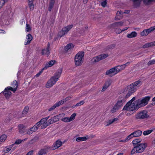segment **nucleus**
<instances>
[{"label": "nucleus", "mask_w": 155, "mask_h": 155, "mask_svg": "<svg viewBox=\"0 0 155 155\" xmlns=\"http://www.w3.org/2000/svg\"><path fill=\"white\" fill-rule=\"evenodd\" d=\"M142 82L140 80H138L134 83H132L130 85L126 87L123 89V93L126 94V97H130V95L134 93L137 90L136 88V87H139L142 84Z\"/></svg>", "instance_id": "1"}, {"label": "nucleus", "mask_w": 155, "mask_h": 155, "mask_svg": "<svg viewBox=\"0 0 155 155\" xmlns=\"http://www.w3.org/2000/svg\"><path fill=\"white\" fill-rule=\"evenodd\" d=\"M62 71V68L58 70V72L55 74L54 76L52 77L47 82L46 85V87L49 88L51 87L56 83L58 79L60 77Z\"/></svg>", "instance_id": "2"}, {"label": "nucleus", "mask_w": 155, "mask_h": 155, "mask_svg": "<svg viewBox=\"0 0 155 155\" xmlns=\"http://www.w3.org/2000/svg\"><path fill=\"white\" fill-rule=\"evenodd\" d=\"M125 67V65L124 64L120 66H117L107 71L106 72V75H108L110 77H112L121 71L124 70Z\"/></svg>", "instance_id": "3"}, {"label": "nucleus", "mask_w": 155, "mask_h": 155, "mask_svg": "<svg viewBox=\"0 0 155 155\" xmlns=\"http://www.w3.org/2000/svg\"><path fill=\"white\" fill-rule=\"evenodd\" d=\"M147 146V143H140L138 145L134 147L131 152V154H133L135 153H141L144 151Z\"/></svg>", "instance_id": "4"}, {"label": "nucleus", "mask_w": 155, "mask_h": 155, "mask_svg": "<svg viewBox=\"0 0 155 155\" xmlns=\"http://www.w3.org/2000/svg\"><path fill=\"white\" fill-rule=\"evenodd\" d=\"M84 52L83 51H79L75 55L74 57V61L75 64L77 66L81 65L82 63V59L84 55Z\"/></svg>", "instance_id": "5"}, {"label": "nucleus", "mask_w": 155, "mask_h": 155, "mask_svg": "<svg viewBox=\"0 0 155 155\" xmlns=\"http://www.w3.org/2000/svg\"><path fill=\"white\" fill-rule=\"evenodd\" d=\"M151 97L147 96L140 98L135 101L137 102L140 107H143L147 105L150 100Z\"/></svg>", "instance_id": "6"}, {"label": "nucleus", "mask_w": 155, "mask_h": 155, "mask_svg": "<svg viewBox=\"0 0 155 155\" xmlns=\"http://www.w3.org/2000/svg\"><path fill=\"white\" fill-rule=\"evenodd\" d=\"M147 111L146 110H143L137 113L135 115L136 120L147 118L149 115L147 114Z\"/></svg>", "instance_id": "7"}, {"label": "nucleus", "mask_w": 155, "mask_h": 155, "mask_svg": "<svg viewBox=\"0 0 155 155\" xmlns=\"http://www.w3.org/2000/svg\"><path fill=\"white\" fill-rule=\"evenodd\" d=\"M126 97V95L125 96L123 95H121L118 98L117 101L115 105L119 109L123 106L126 101V99L129 97Z\"/></svg>", "instance_id": "8"}, {"label": "nucleus", "mask_w": 155, "mask_h": 155, "mask_svg": "<svg viewBox=\"0 0 155 155\" xmlns=\"http://www.w3.org/2000/svg\"><path fill=\"white\" fill-rule=\"evenodd\" d=\"M73 25H71L62 28L61 30L58 34V36L60 38L66 34L68 31L73 27Z\"/></svg>", "instance_id": "9"}, {"label": "nucleus", "mask_w": 155, "mask_h": 155, "mask_svg": "<svg viewBox=\"0 0 155 155\" xmlns=\"http://www.w3.org/2000/svg\"><path fill=\"white\" fill-rule=\"evenodd\" d=\"M108 56L109 55L107 54H103L93 58L91 61L93 63H94L104 59Z\"/></svg>", "instance_id": "10"}, {"label": "nucleus", "mask_w": 155, "mask_h": 155, "mask_svg": "<svg viewBox=\"0 0 155 155\" xmlns=\"http://www.w3.org/2000/svg\"><path fill=\"white\" fill-rule=\"evenodd\" d=\"M140 108L137 102L134 101L132 104L129 108V110L130 112H132V113H135L139 108Z\"/></svg>", "instance_id": "11"}, {"label": "nucleus", "mask_w": 155, "mask_h": 155, "mask_svg": "<svg viewBox=\"0 0 155 155\" xmlns=\"http://www.w3.org/2000/svg\"><path fill=\"white\" fill-rule=\"evenodd\" d=\"M12 89L13 88L11 87H7L3 92V94L7 99H8L10 97L12 93L10 90L12 91Z\"/></svg>", "instance_id": "12"}, {"label": "nucleus", "mask_w": 155, "mask_h": 155, "mask_svg": "<svg viewBox=\"0 0 155 155\" xmlns=\"http://www.w3.org/2000/svg\"><path fill=\"white\" fill-rule=\"evenodd\" d=\"M41 54L42 55L46 54L47 56L49 55L50 52V45L49 43H48L46 49H44L42 50Z\"/></svg>", "instance_id": "13"}, {"label": "nucleus", "mask_w": 155, "mask_h": 155, "mask_svg": "<svg viewBox=\"0 0 155 155\" xmlns=\"http://www.w3.org/2000/svg\"><path fill=\"white\" fill-rule=\"evenodd\" d=\"M51 148L49 146H45L44 148L41 149L38 152V155H43L46 154L48 152V150Z\"/></svg>", "instance_id": "14"}, {"label": "nucleus", "mask_w": 155, "mask_h": 155, "mask_svg": "<svg viewBox=\"0 0 155 155\" xmlns=\"http://www.w3.org/2000/svg\"><path fill=\"white\" fill-rule=\"evenodd\" d=\"M62 142L60 140H57L52 146V149L54 150L60 147L62 144Z\"/></svg>", "instance_id": "15"}, {"label": "nucleus", "mask_w": 155, "mask_h": 155, "mask_svg": "<svg viewBox=\"0 0 155 155\" xmlns=\"http://www.w3.org/2000/svg\"><path fill=\"white\" fill-rule=\"evenodd\" d=\"M19 132L20 134H24L26 131V127L23 124H20L18 126Z\"/></svg>", "instance_id": "16"}, {"label": "nucleus", "mask_w": 155, "mask_h": 155, "mask_svg": "<svg viewBox=\"0 0 155 155\" xmlns=\"http://www.w3.org/2000/svg\"><path fill=\"white\" fill-rule=\"evenodd\" d=\"M123 22L122 21L116 22L111 24L110 28H116L123 26Z\"/></svg>", "instance_id": "17"}, {"label": "nucleus", "mask_w": 155, "mask_h": 155, "mask_svg": "<svg viewBox=\"0 0 155 155\" xmlns=\"http://www.w3.org/2000/svg\"><path fill=\"white\" fill-rule=\"evenodd\" d=\"M64 102L62 101H60L58 103L55 104L53 106L50 107L49 109V111H51L54 110L56 107L59 106L60 105L63 104V103Z\"/></svg>", "instance_id": "18"}, {"label": "nucleus", "mask_w": 155, "mask_h": 155, "mask_svg": "<svg viewBox=\"0 0 155 155\" xmlns=\"http://www.w3.org/2000/svg\"><path fill=\"white\" fill-rule=\"evenodd\" d=\"M56 62L54 60H52L47 62L45 64L44 68L47 69L48 68L52 66Z\"/></svg>", "instance_id": "19"}, {"label": "nucleus", "mask_w": 155, "mask_h": 155, "mask_svg": "<svg viewBox=\"0 0 155 155\" xmlns=\"http://www.w3.org/2000/svg\"><path fill=\"white\" fill-rule=\"evenodd\" d=\"M32 39V37L31 34H28L27 35L26 38V39H27V42H25V45L29 44Z\"/></svg>", "instance_id": "20"}, {"label": "nucleus", "mask_w": 155, "mask_h": 155, "mask_svg": "<svg viewBox=\"0 0 155 155\" xmlns=\"http://www.w3.org/2000/svg\"><path fill=\"white\" fill-rule=\"evenodd\" d=\"M61 114H60L58 115L52 117L51 118V120L52 121L53 123H54L59 121L60 119L59 117H61Z\"/></svg>", "instance_id": "21"}, {"label": "nucleus", "mask_w": 155, "mask_h": 155, "mask_svg": "<svg viewBox=\"0 0 155 155\" xmlns=\"http://www.w3.org/2000/svg\"><path fill=\"white\" fill-rule=\"evenodd\" d=\"M74 47V45L72 43H69L64 48V50L66 51H67L69 49L73 48Z\"/></svg>", "instance_id": "22"}, {"label": "nucleus", "mask_w": 155, "mask_h": 155, "mask_svg": "<svg viewBox=\"0 0 155 155\" xmlns=\"http://www.w3.org/2000/svg\"><path fill=\"white\" fill-rule=\"evenodd\" d=\"M142 131L140 130H137L132 133L134 137H138L141 135Z\"/></svg>", "instance_id": "23"}, {"label": "nucleus", "mask_w": 155, "mask_h": 155, "mask_svg": "<svg viewBox=\"0 0 155 155\" xmlns=\"http://www.w3.org/2000/svg\"><path fill=\"white\" fill-rule=\"evenodd\" d=\"M142 140L141 139H136L132 141V143L134 147L137 146L140 143L141 141Z\"/></svg>", "instance_id": "24"}, {"label": "nucleus", "mask_w": 155, "mask_h": 155, "mask_svg": "<svg viewBox=\"0 0 155 155\" xmlns=\"http://www.w3.org/2000/svg\"><path fill=\"white\" fill-rule=\"evenodd\" d=\"M137 33L136 31H133L130 34H128L127 37L129 38H134L137 36Z\"/></svg>", "instance_id": "25"}, {"label": "nucleus", "mask_w": 155, "mask_h": 155, "mask_svg": "<svg viewBox=\"0 0 155 155\" xmlns=\"http://www.w3.org/2000/svg\"><path fill=\"white\" fill-rule=\"evenodd\" d=\"M134 6V8H137L139 7L141 4V1H133Z\"/></svg>", "instance_id": "26"}, {"label": "nucleus", "mask_w": 155, "mask_h": 155, "mask_svg": "<svg viewBox=\"0 0 155 155\" xmlns=\"http://www.w3.org/2000/svg\"><path fill=\"white\" fill-rule=\"evenodd\" d=\"M28 4L30 10H33L34 7L33 1H28Z\"/></svg>", "instance_id": "27"}, {"label": "nucleus", "mask_w": 155, "mask_h": 155, "mask_svg": "<svg viewBox=\"0 0 155 155\" xmlns=\"http://www.w3.org/2000/svg\"><path fill=\"white\" fill-rule=\"evenodd\" d=\"M55 3V1H51L49 3L48 11L51 12L52 8L53 7Z\"/></svg>", "instance_id": "28"}, {"label": "nucleus", "mask_w": 155, "mask_h": 155, "mask_svg": "<svg viewBox=\"0 0 155 155\" xmlns=\"http://www.w3.org/2000/svg\"><path fill=\"white\" fill-rule=\"evenodd\" d=\"M87 139V138L85 137H79L76 138V141L78 142H80L85 141Z\"/></svg>", "instance_id": "29"}, {"label": "nucleus", "mask_w": 155, "mask_h": 155, "mask_svg": "<svg viewBox=\"0 0 155 155\" xmlns=\"http://www.w3.org/2000/svg\"><path fill=\"white\" fill-rule=\"evenodd\" d=\"M123 13H122L121 11H118L116 14V16L115 17V20H120V18H118L117 17L118 16H121L122 15Z\"/></svg>", "instance_id": "30"}, {"label": "nucleus", "mask_w": 155, "mask_h": 155, "mask_svg": "<svg viewBox=\"0 0 155 155\" xmlns=\"http://www.w3.org/2000/svg\"><path fill=\"white\" fill-rule=\"evenodd\" d=\"M153 130H150L144 131L143 133V134L144 135H147L151 133L153 131Z\"/></svg>", "instance_id": "31"}, {"label": "nucleus", "mask_w": 155, "mask_h": 155, "mask_svg": "<svg viewBox=\"0 0 155 155\" xmlns=\"http://www.w3.org/2000/svg\"><path fill=\"white\" fill-rule=\"evenodd\" d=\"M7 138V136L5 134H3L0 137V141H4Z\"/></svg>", "instance_id": "32"}, {"label": "nucleus", "mask_w": 155, "mask_h": 155, "mask_svg": "<svg viewBox=\"0 0 155 155\" xmlns=\"http://www.w3.org/2000/svg\"><path fill=\"white\" fill-rule=\"evenodd\" d=\"M133 137H134V135L133 133H132L126 137L125 139V141H128Z\"/></svg>", "instance_id": "33"}, {"label": "nucleus", "mask_w": 155, "mask_h": 155, "mask_svg": "<svg viewBox=\"0 0 155 155\" xmlns=\"http://www.w3.org/2000/svg\"><path fill=\"white\" fill-rule=\"evenodd\" d=\"M84 103V101H81L80 102L77 103L74 106H73L72 107L73 108H74L76 106H80L81 105H82Z\"/></svg>", "instance_id": "34"}, {"label": "nucleus", "mask_w": 155, "mask_h": 155, "mask_svg": "<svg viewBox=\"0 0 155 155\" xmlns=\"http://www.w3.org/2000/svg\"><path fill=\"white\" fill-rule=\"evenodd\" d=\"M27 140V138H25V139H24V140H21V139H18V140H17L15 142V143H14L15 144H15H19L21 143V142L24 141H25V140Z\"/></svg>", "instance_id": "35"}, {"label": "nucleus", "mask_w": 155, "mask_h": 155, "mask_svg": "<svg viewBox=\"0 0 155 155\" xmlns=\"http://www.w3.org/2000/svg\"><path fill=\"white\" fill-rule=\"evenodd\" d=\"M148 34L146 29L144 30L140 33V35L142 36H146Z\"/></svg>", "instance_id": "36"}, {"label": "nucleus", "mask_w": 155, "mask_h": 155, "mask_svg": "<svg viewBox=\"0 0 155 155\" xmlns=\"http://www.w3.org/2000/svg\"><path fill=\"white\" fill-rule=\"evenodd\" d=\"M144 4L148 5L151 4L152 2H155V1H143Z\"/></svg>", "instance_id": "37"}, {"label": "nucleus", "mask_w": 155, "mask_h": 155, "mask_svg": "<svg viewBox=\"0 0 155 155\" xmlns=\"http://www.w3.org/2000/svg\"><path fill=\"white\" fill-rule=\"evenodd\" d=\"M29 110V107L28 106H26L22 111V114H26L28 112Z\"/></svg>", "instance_id": "38"}, {"label": "nucleus", "mask_w": 155, "mask_h": 155, "mask_svg": "<svg viewBox=\"0 0 155 155\" xmlns=\"http://www.w3.org/2000/svg\"><path fill=\"white\" fill-rule=\"evenodd\" d=\"M148 33L149 34L150 33L151 31H152L153 30H155V27L154 28V26L152 27L149 28L148 29H146Z\"/></svg>", "instance_id": "39"}, {"label": "nucleus", "mask_w": 155, "mask_h": 155, "mask_svg": "<svg viewBox=\"0 0 155 155\" xmlns=\"http://www.w3.org/2000/svg\"><path fill=\"white\" fill-rule=\"evenodd\" d=\"M119 109V108L117 107L115 105L111 110V112L112 113H114L116 112Z\"/></svg>", "instance_id": "40"}, {"label": "nucleus", "mask_w": 155, "mask_h": 155, "mask_svg": "<svg viewBox=\"0 0 155 155\" xmlns=\"http://www.w3.org/2000/svg\"><path fill=\"white\" fill-rule=\"evenodd\" d=\"M76 115V113H74L71 115L70 117H69L71 121H72L74 119Z\"/></svg>", "instance_id": "41"}, {"label": "nucleus", "mask_w": 155, "mask_h": 155, "mask_svg": "<svg viewBox=\"0 0 155 155\" xmlns=\"http://www.w3.org/2000/svg\"><path fill=\"white\" fill-rule=\"evenodd\" d=\"M26 30L27 32L31 30V28L30 26L27 23L26 24Z\"/></svg>", "instance_id": "42"}, {"label": "nucleus", "mask_w": 155, "mask_h": 155, "mask_svg": "<svg viewBox=\"0 0 155 155\" xmlns=\"http://www.w3.org/2000/svg\"><path fill=\"white\" fill-rule=\"evenodd\" d=\"M61 120L62 121L65 122H68L71 121L69 118V117L63 118H62Z\"/></svg>", "instance_id": "43"}, {"label": "nucleus", "mask_w": 155, "mask_h": 155, "mask_svg": "<svg viewBox=\"0 0 155 155\" xmlns=\"http://www.w3.org/2000/svg\"><path fill=\"white\" fill-rule=\"evenodd\" d=\"M107 2V1H104L101 3V5L103 7H105L106 6Z\"/></svg>", "instance_id": "44"}, {"label": "nucleus", "mask_w": 155, "mask_h": 155, "mask_svg": "<svg viewBox=\"0 0 155 155\" xmlns=\"http://www.w3.org/2000/svg\"><path fill=\"white\" fill-rule=\"evenodd\" d=\"M155 64V60H152L149 61L147 63V65L148 66L153 64Z\"/></svg>", "instance_id": "45"}, {"label": "nucleus", "mask_w": 155, "mask_h": 155, "mask_svg": "<svg viewBox=\"0 0 155 155\" xmlns=\"http://www.w3.org/2000/svg\"><path fill=\"white\" fill-rule=\"evenodd\" d=\"M115 44H112L108 46L107 48L108 49H113L115 47Z\"/></svg>", "instance_id": "46"}, {"label": "nucleus", "mask_w": 155, "mask_h": 155, "mask_svg": "<svg viewBox=\"0 0 155 155\" xmlns=\"http://www.w3.org/2000/svg\"><path fill=\"white\" fill-rule=\"evenodd\" d=\"M12 85V86L13 87H15L16 86V87H18V83L16 80H14L13 81Z\"/></svg>", "instance_id": "47"}, {"label": "nucleus", "mask_w": 155, "mask_h": 155, "mask_svg": "<svg viewBox=\"0 0 155 155\" xmlns=\"http://www.w3.org/2000/svg\"><path fill=\"white\" fill-rule=\"evenodd\" d=\"M7 1H0V9L4 5L5 2Z\"/></svg>", "instance_id": "48"}, {"label": "nucleus", "mask_w": 155, "mask_h": 155, "mask_svg": "<svg viewBox=\"0 0 155 155\" xmlns=\"http://www.w3.org/2000/svg\"><path fill=\"white\" fill-rule=\"evenodd\" d=\"M45 123L48 126H49L50 124H53L52 121L51 120V119L48 120L47 122L46 121V122Z\"/></svg>", "instance_id": "49"}, {"label": "nucleus", "mask_w": 155, "mask_h": 155, "mask_svg": "<svg viewBox=\"0 0 155 155\" xmlns=\"http://www.w3.org/2000/svg\"><path fill=\"white\" fill-rule=\"evenodd\" d=\"M149 47L155 46V41L148 43Z\"/></svg>", "instance_id": "50"}, {"label": "nucleus", "mask_w": 155, "mask_h": 155, "mask_svg": "<svg viewBox=\"0 0 155 155\" xmlns=\"http://www.w3.org/2000/svg\"><path fill=\"white\" fill-rule=\"evenodd\" d=\"M107 126H108L109 125L113 123L112 119L109 120L107 122Z\"/></svg>", "instance_id": "51"}, {"label": "nucleus", "mask_w": 155, "mask_h": 155, "mask_svg": "<svg viewBox=\"0 0 155 155\" xmlns=\"http://www.w3.org/2000/svg\"><path fill=\"white\" fill-rule=\"evenodd\" d=\"M40 121L41 122L42 124H45V123L46 122L47 120H46V119H45V118H44L41 119L40 120Z\"/></svg>", "instance_id": "52"}, {"label": "nucleus", "mask_w": 155, "mask_h": 155, "mask_svg": "<svg viewBox=\"0 0 155 155\" xmlns=\"http://www.w3.org/2000/svg\"><path fill=\"white\" fill-rule=\"evenodd\" d=\"M42 124H43V125H41V129L45 128L48 126L47 125L46 123Z\"/></svg>", "instance_id": "53"}, {"label": "nucleus", "mask_w": 155, "mask_h": 155, "mask_svg": "<svg viewBox=\"0 0 155 155\" xmlns=\"http://www.w3.org/2000/svg\"><path fill=\"white\" fill-rule=\"evenodd\" d=\"M116 30H117L116 32L118 34H120L122 32V31H123L122 30H121L120 28H117L116 29Z\"/></svg>", "instance_id": "54"}, {"label": "nucleus", "mask_w": 155, "mask_h": 155, "mask_svg": "<svg viewBox=\"0 0 155 155\" xmlns=\"http://www.w3.org/2000/svg\"><path fill=\"white\" fill-rule=\"evenodd\" d=\"M33 132L31 130V129H29L28 130L27 132V134H31Z\"/></svg>", "instance_id": "55"}, {"label": "nucleus", "mask_w": 155, "mask_h": 155, "mask_svg": "<svg viewBox=\"0 0 155 155\" xmlns=\"http://www.w3.org/2000/svg\"><path fill=\"white\" fill-rule=\"evenodd\" d=\"M130 107H128L126 105L124 106L123 108V110H127L128 111H129V109Z\"/></svg>", "instance_id": "56"}, {"label": "nucleus", "mask_w": 155, "mask_h": 155, "mask_svg": "<svg viewBox=\"0 0 155 155\" xmlns=\"http://www.w3.org/2000/svg\"><path fill=\"white\" fill-rule=\"evenodd\" d=\"M110 85V81H107L104 84V85L107 86V87H108Z\"/></svg>", "instance_id": "57"}, {"label": "nucleus", "mask_w": 155, "mask_h": 155, "mask_svg": "<svg viewBox=\"0 0 155 155\" xmlns=\"http://www.w3.org/2000/svg\"><path fill=\"white\" fill-rule=\"evenodd\" d=\"M155 105V103H152L147 106V107H151Z\"/></svg>", "instance_id": "58"}, {"label": "nucleus", "mask_w": 155, "mask_h": 155, "mask_svg": "<svg viewBox=\"0 0 155 155\" xmlns=\"http://www.w3.org/2000/svg\"><path fill=\"white\" fill-rule=\"evenodd\" d=\"M149 47L148 43H146L144 45H143V48H147Z\"/></svg>", "instance_id": "59"}, {"label": "nucleus", "mask_w": 155, "mask_h": 155, "mask_svg": "<svg viewBox=\"0 0 155 155\" xmlns=\"http://www.w3.org/2000/svg\"><path fill=\"white\" fill-rule=\"evenodd\" d=\"M36 124L37 126L38 127H39L42 124L40 120Z\"/></svg>", "instance_id": "60"}, {"label": "nucleus", "mask_w": 155, "mask_h": 155, "mask_svg": "<svg viewBox=\"0 0 155 155\" xmlns=\"http://www.w3.org/2000/svg\"><path fill=\"white\" fill-rule=\"evenodd\" d=\"M33 153V150H31L28 152L26 155H32Z\"/></svg>", "instance_id": "61"}, {"label": "nucleus", "mask_w": 155, "mask_h": 155, "mask_svg": "<svg viewBox=\"0 0 155 155\" xmlns=\"http://www.w3.org/2000/svg\"><path fill=\"white\" fill-rule=\"evenodd\" d=\"M108 87L105 86V85H104L102 89V91H104L106 89H107V88Z\"/></svg>", "instance_id": "62"}, {"label": "nucleus", "mask_w": 155, "mask_h": 155, "mask_svg": "<svg viewBox=\"0 0 155 155\" xmlns=\"http://www.w3.org/2000/svg\"><path fill=\"white\" fill-rule=\"evenodd\" d=\"M5 148H6V152L5 153L8 152L11 150V149H10L9 147L7 148V147H6Z\"/></svg>", "instance_id": "63"}, {"label": "nucleus", "mask_w": 155, "mask_h": 155, "mask_svg": "<svg viewBox=\"0 0 155 155\" xmlns=\"http://www.w3.org/2000/svg\"><path fill=\"white\" fill-rule=\"evenodd\" d=\"M15 145V144H13L11 145H10L8 147L10 148V149L12 150V148Z\"/></svg>", "instance_id": "64"}]
</instances>
